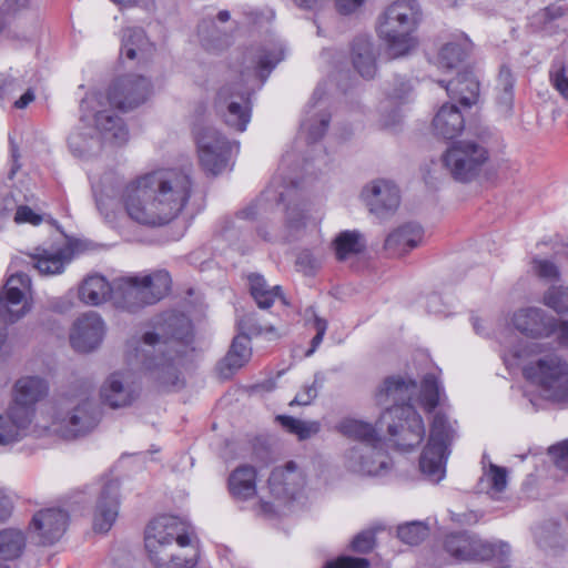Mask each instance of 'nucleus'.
<instances>
[{"mask_svg":"<svg viewBox=\"0 0 568 568\" xmlns=\"http://www.w3.org/2000/svg\"><path fill=\"white\" fill-rule=\"evenodd\" d=\"M415 381L402 376L385 378L375 392V402L385 406L379 423L387 425L393 444L400 450H412L425 438L426 429L422 416L416 412L414 403L425 410L432 412L443 399L442 386L434 374H427L422 381L418 396Z\"/></svg>","mask_w":568,"mask_h":568,"instance_id":"nucleus-1","label":"nucleus"},{"mask_svg":"<svg viewBox=\"0 0 568 568\" xmlns=\"http://www.w3.org/2000/svg\"><path fill=\"white\" fill-rule=\"evenodd\" d=\"M190 176L175 169L156 170L125 184L121 201L128 216L146 226H162L174 220L191 195Z\"/></svg>","mask_w":568,"mask_h":568,"instance_id":"nucleus-2","label":"nucleus"},{"mask_svg":"<svg viewBox=\"0 0 568 568\" xmlns=\"http://www.w3.org/2000/svg\"><path fill=\"white\" fill-rule=\"evenodd\" d=\"M165 324L173 328L171 335L144 333L135 356L161 388L172 390L183 386L180 366L192 334L191 324L184 316L171 315Z\"/></svg>","mask_w":568,"mask_h":568,"instance_id":"nucleus-3","label":"nucleus"},{"mask_svg":"<svg viewBox=\"0 0 568 568\" xmlns=\"http://www.w3.org/2000/svg\"><path fill=\"white\" fill-rule=\"evenodd\" d=\"M504 361L508 366L523 364V375L540 389L549 402L568 405V361L555 351L547 352L538 342H520L507 347Z\"/></svg>","mask_w":568,"mask_h":568,"instance_id":"nucleus-4","label":"nucleus"},{"mask_svg":"<svg viewBox=\"0 0 568 568\" xmlns=\"http://www.w3.org/2000/svg\"><path fill=\"white\" fill-rule=\"evenodd\" d=\"M100 423V409L90 385H82L51 404L36 424L38 435L77 439L90 434Z\"/></svg>","mask_w":568,"mask_h":568,"instance_id":"nucleus-5","label":"nucleus"},{"mask_svg":"<svg viewBox=\"0 0 568 568\" xmlns=\"http://www.w3.org/2000/svg\"><path fill=\"white\" fill-rule=\"evenodd\" d=\"M144 545L155 568H194L199 548L185 525L174 516L154 518L145 528Z\"/></svg>","mask_w":568,"mask_h":568,"instance_id":"nucleus-6","label":"nucleus"},{"mask_svg":"<svg viewBox=\"0 0 568 568\" xmlns=\"http://www.w3.org/2000/svg\"><path fill=\"white\" fill-rule=\"evenodd\" d=\"M420 20L422 11L415 0H396L385 9L377 31L390 58L404 57L417 47L415 32Z\"/></svg>","mask_w":568,"mask_h":568,"instance_id":"nucleus-7","label":"nucleus"},{"mask_svg":"<svg viewBox=\"0 0 568 568\" xmlns=\"http://www.w3.org/2000/svg\"><path fill=\"white\" fill-rule=\"evenodd\" d=\"M168 271L120 277L113 281L112 303L115 307L134 313L161 301L171 290Z\"/></svg>","mask_w":568,"mask_h":568,"instance_id":"nucleus-8","label":"nucleus"},{"mask_svg":"<svg viewBox=\"0 0 568 568\" xmlns=\"http://www.w3.org/2000/svg\"><path fill=\"white\" fill-rule=\"evenodd\" d=\"M82 120L92 116L99 136H88L80 132H73L68 139L71 152L78 158H89L97 153L101 146V139L114 145H122L129 139V131L122 120L114 115L111 109L88 108L82 110Z\"/></svg>","mask_w":568,"mask_h":568,"instance_id":"nucleus-9","label":"nucleus"},{"mask_svg":"<svg viewBox=\"0 0 568 568\" xmlns=\"http://www.w3.org/2000/svg\"><path fill=\"white\" fill-rule=\"evenodd\" d=\"M490 152L478 139H464L450 143L440 155L442 168L456 182L470 183L484 172Z\"/></svg>","mask_w":568,"mask_h":568,"instance_id":"nucleus-10","label":"nucleus"},{"mask_svg":"<svg viewBox=\"0 0 568 568\" xmlns=\"http://www.w3.org/2000/svg\"><path fill=\"white\" fill-rule=\"evenodd\" d=\"M306 486L304 470L294 462L275 467L267 479V496L262 494L258 510L265 516H277L291 501L298 498Z\"/></svg>","mask_w":568,"mask_h":568,"instance_id":"nucleus-11","label":"nucleus"},{"mask_svg":"<svg viewBox=\"0 0 568 568\" xmlns=\"http://www.w3.org/2000/svg\"><path fill=\"white\" fill-rule=\"evenodd\" d=\"M455 424L442 412L433 417L428 442L419 459L422 474L432 483H438L445 476L449 446L456 437Z\"/></svg>","mask_w":568,"mask_h":568,"instance_id":"nucleus-12","label":"nucleus"},{"mask_svg":"<svg viewBox=\"0 0 568 568\" xmlns=\"http://www.w3.org/2000/svg\"><path fill=\"white\" fill-rule=\"evenodd\" d=\"M152 92L151 81L142 75L128 74L116 79L110 87L105 101L100 93L88 94L81 102V110L106 109V104L128 111L144 103Z\"/></svg>","mask_w":568,"mask_h":568,"instance_id":"nucleus-13","label":"nucleus"},{"mask_svg":"<svg viewBox=\"0 0 568 568\" xmlns=\"http://www.w3.org/2000/svg\"><path fill=\"white\" fill-rule=\"evenodd\" d=\"M31 291V280L24 273L11 275L0 292V321L14 323L31 310L28 294Z\"/></svg>","mask_w":568,"mask_h":568,"instance_id":"nucleus-14","label":"nucleus"},{"mask_svg":"<svg viewBox=\"0 0 568 568\" xmlns=\"http://www.w3.org/2000/svg\"><path fill=\"white\" fill-rule=\"evenodd\" d=\"M141 383L130 371L112 373L100 387V398L110 408L131 406L140 396Z\"/></svg>","mask_w":568,"mask_h":568,"instance_id":"nucleus-15","label":"nucleus"},{"mask_svg":"<svg viewBox=\"0 0 568 568\" xmlns=\"http://www.w3.org/2000/svg\"><path fill=\"white\" fill-rule=\"evenodd\" d=\"M217 108L223 122L231 130L237 133L246 130L251 120L248 90H237L234 87L221 89Z\"/></svg>","mask_w":568,"mask_h":568,"instance_id":"nucleus-16","label":"nucleus"},{"mask_svg":"<svg viewBox=\"0 0 568 568\" xmlns=\"http://www.w3.org/2000/svg\"><path fill=\"white\" fill-rule=\"evenodd\" d=\"M345 466L353 473L381 476L388 471L390 459L382 449V442L357 444L346 452Z\"/></svg>","mask_w":568,"mask_h":568,"instance_id":"nucleus-17","label":"nucleus"},{"mask_svg":"<svg viewBox=\"0 0 568 568\" xmlns=\"http://www.w3.org/2000/svg\"><path fill=\"white\" fill-rule=\"evenodd\" d=\"M192 133L196 145L200 165L207 173H213V135L209 106L197 104L194 109Z\"/></svg>","mask_w":568,"mask_h":568,"instance_id":"nucleus-18","label":"nucleus"},{"mask_svg":"<svg viewBox=\"0 0 568 568\" xmlns=\"http://www.w3.org/2000/svg\"><path fill=\"white\" fill-rule=\"evenodd\" d=\"M105 327L102 318L94 312L80 316L70 332L71 346L80 353L95 349L102 342Z\"/></svg>","mask_w":568,"mask_h":568,"instance_id":"nucleus-19","label":"nucleus"},{"mask_svg":"<svg viewBox=\"0 0 568 568\" xmlns=\"http://www.w3.org/2000/svg\"><path fill=\"white\" fill-rule=\"evenodd\" d=\"M325 92L323 84L316 87L301 123V134L310 143L320 140L326 132L329 123L331 115L327 112L326 102L323 100Z\"/></svg>","mask_w":568,"mask_h":568,"instance_id":"nucleus-20","label":"nucleus"},{"mask_svg":"<svg viewBox=\"0 0 568 568\" xmlns=\"http://www.w3.org/2000/svg\"><path fill=\"white\" fill-rule=\"evenodd\" d=\"M362 197L371 212L377 215L395 212L400 202L398 187L385 179H377L365 185Z\"/></svg>","mask_w":568,"mask_h":568,"instance_id":"nucleus-21","label":"nucleus"},{"mask_svg":"<svg viewBox=\"0 0 568 568\" xmlns=\"http://www.w3.org/2000/svg\"><path fill=\"white\" fill-rule=\"evenodd\" d=\"M253 348L245 335L234 336L229 351L215 367V379L226 382L232 379L251 361Z\"/></svg>","mask_w":568,"mask_h":568,"instance_id":"nucleus-22","label":"nucleus"},{"mask_svg":"<svg viewBox=\"0 0 568 568\" xmlns=\"http://www.w3.org/2000/svg\"><path fill=\"white\" fill-rule=\"evenodd\" d=\"M511 321L516 329L532 338H547L556 331V318L537 307L518 310Z\"/></svg>","mask_w":568,"mask_h":568,"instance_id":"nucleus-23","label":"nucleus"},{"mask_svg":"<svg viewBox=\"0 0 568 568\" xmlns=\"http://www.w3.org/2000/svg\"><path fill=\"white\" fill-rule=\"evenodd\" d=\"M119 484L106 481L99 495L93 511L92 527L95 532H108L115 523L119 514Z\"/></svg>","mask_w":568,"mask_h":568,"instance_id":"nucleus-24","label":"nucleus"},{"mask_svg":"<svg viewBox=\"0 0 568 568\" xmlns=\"http://www.w3.org/2000/svg\"><path fill=\"white\" fill-rule=\"evenodd\" d=\"M68 519V514L62 509H42L33 516L31 529L43 545H51L63 536Z\"/></svg>","mask_w":568,"mask_h":568,"instance_id":"nucleus-25","label":"nucleus"},{"mask_svg":"<svg viewBox=\"0 0 568 568\" xmlns=\"http://www.w3.org/2000/svg\"><path fill=\"white\" fill-rule=\"evenodd\" d=\"M32 418L27 408L9 407L0 415V446H11L27 436Z\"/></svg>","mask_w":568,"mask_h":568,"instance_id":"nucleus-26","label":"nucleus"},{"mask_svg":"<svg viewBox=\"0 0 568 568\" xmlns=\"http://www.w3.org/2000/svg\"><path fill=\"white\" fill-rule=\"evenodd\" d=\"M446 551L456 560H484L487 556L485 544L467 532L448 535L445 538Z\"/></svg>","mask_w":568,"mask_h":568,"instance_id":"nucleus-27","label":"nucleus"},{"mask_svg":"<svg viewBox=\"0 0 568 568\" xmlns=\"http://www.w3.org/2000/svg\"><path fill=\"white\" fill-rule=\"evenodd\" d=\"M48 389V383L39 376L21 377L14 384L11 407L27 408L32 418L34 404L47 395Z\"/></svg>","mask_w":568,"mask_h":568,"instance_id":"nucleus-28","label":"nucleus"},{"mask_svg":"<svg viewBox=\"0 0 568 568\" xmlns=\"http://www.w3.org/2000/svg\"><path fill=\"white\" fill-rule=\"evenodd\" d=\"M296 184L294 181L286 182L275 176L270 186L261 194V196L250 206L241 212L245 219H254L260 211H266L267 206L285 202L287 197L295 192Z\"/></svg>","mask_w":568,"mask_h":568,"instance_id":"nucleus-29","label":"nucleus"},{"mask_svg":"<svg viewBox=\"0 0 568 568\" xmlns=\"http://www.w3.org/2000/svg\"><path fill=\"white\" fill-rule=\"evenodd\" d=\"M465 128V120L455 104L445 103L434 114L430 129L436 138L452 140Z\"/></svg>","mask_w":568,"mask_h":568,"instance_id":"nucleus-30","label":"nucleus"},{"mask_svg":"<svg viewBox=\"0 0 568 568\" xmlns=\"http://www.w3.org/2000/svg\"><path fill=\"white\" fill-rule=\"evenodd\" d=\"M439 84L446 89L452 99L458 100L463 105L470 106L478 100L479 81L468 69L458 72L457 77L448 82L440 80Z\"/></svg>","mask_w":568,"mask_h":568,"instance_id":"nucleus-31","label":"nucleus"},{"mask_svg":"<svg viewBox=\"0 0 568 568\" xmlns=\"http://www.w3.org/2000/svg\"><path fill=\"white\" fill-rule=\"evenodd\" d=\"M423 229L418 224H405L388 234L384 247L390 254L400 256L415 248L423 240Z\"/></svg>","mask_w":568,"mask_h":568,"instance_id":"nucleus-32","label":"nucleus"},{"mask_svg":"<svg viewBox=\"0 0 568 568\" xmlns=\"http://www.w3.org/2000/svg\"><path fill=\"white\" fill-rule=\"evenodd\" d=\"M229 490L233 498L247 500L256 496L257 471L250 465L236 467L229 476Z\"/></svg>","mask_w":568,"mask_h":568,"instance_id":"nucleus-33","label":"nucleus"},{"mask_svg":"<svg viewBox=\"0 0 568 568\" xmlns=\"http://www.w3.org/2000/svg\"><path fill=\"white\" fill-rule=\"evenodd\" d=\"M352 62L355 70L366 79L376 74V52L368 37H357L352 44Z\"/></svg>","mask_w":568,"mask_h":568,"instance_id":"nucleus-34","label":"nucleus"},{"mask_svg":"<svg viewBox=\"0 0 568 568\" xmlns=\"http://www.w3.org/2000/svg\"><path fill=\"white\" fill-rule=\"evenodd\" d=\"M154 45L141 28H128L123 31L121 55L129 60L146 61L153 53Z\"/></svg>","mask_w":568,"mask_h":568,"instance_id":"nucleus-35","label":"nucleus"},{"mask_svg":"<svg viewBox=\"0 0 568 568\" xmlns=\"http://www.w3.org/2000/svg\"><path fill=\"white\" fill-rule=\"evenodd\" d=\"M31 263L43 275L61 274L65 265L70 261V252L68 248H37L36 253L30 256Z\"/></svg>","mask_w":568,"mask_h":568,"instance_id":"nucleus-36","label":"nucleus"},{"mask_svg":"<svg viewBox=\"0 0 568 568\" xmlns=\"http://www.w3.org/2000/svg\"><path fill=\"white\" fill-rule=\"evenodd\" d=\"M332 248L336 260L345 262L365 251L366 240L361 232L356 230H346L336 235L332 242Z\"/></svg>","mask_w":568,"mask_h":568,"instance_id":"nucleus-37","label":"nucleus"},{"mask_svg":"<svg viewBox=\"0 0 568 568\" xmlns=\"http://www.w3.org/2000/svg\"><path fill=\"white\" fill-rule=\"evenodd\" d=\"M113 283L101 275H90L79 287V298L90 305H100L108 298L112 301Z\"/></svg>","mask_w":568,"mask_h":568,"instance_id":"nucleus-38","label":"nucleus"},{"mask_svg":"<svg viewBox=\"0 0 568 568\" xmlns=\"http://www.w3.org/2000/svg\"><path fill=\"white\" fill-rule=\"evenodd\" d=\"M508 484V470L505 467L489 463L484 466L483 475L478 481V488L494 499H499Z\"/></svg>","mask_w":568,"mask_h":568,"instance_id":"nucleus-39","label":"nucleus"},{"mask_svg":"<svg viewBox=\"0 0 568 568\" xmlns=\"http://www.w3.org/2000/svg\"><path fill=\"white\" fill-rule=\"evenodd\" d=\"M248 283L251 295L261 308H268L276 300H283L281 286L268 285L260 274L250 275Z\"/></svg>","mask_w":568,"mask_h":568,"instance_id":"nucleus-40","label":"nucleus"},{"mask_svg":"<svg viewBox=\"0 0 568 568\" xmlns=\"http://www.w3.org/2000/svg\"><path fill=\"white\" fill-rule=\"evenodd\" d=\"M239 149V142L215 133V176L232 171Z\"/></svg>","mask_w":568,"mask_h":568,"instance_id":"nucleus-41","label":"nucleus"},{"mask_svg":"<svg viewBox=\"0 0 568 568\" xmlns=\"http://www.w3.org/2000/svg\"><path fill=\"white\" fill-rule=\"evenodd\" d=\"M337 430L349 438L359 440V444H375L381 442L376 429L368 423L354 418H345L337 426Z\"/></svg>","mask_w":568,"mask_h":568,"instance_id":"nucleus-42","label":"nucleus"},{"mask_svg":"<svg viewBox=\"0 0 568 568\" xmlns=\"http://www.w3.org/2000/svg\"><path fill=\"white\" fill-rule=\"evenodd\" d=\"M237 335H245L251 339L252 336L265 335L268 339H276L281 336L274 325H263L258 315L254 312L245 313L236 323Z\"/></svg>","mask_w":568,"mask_h":568,"instance_id":"nucleus-43","label":"nucleus"},{"mask_svg":"<svg viewBox=\"0 0 568 568\" xmlns=\"http://www.w3.org/2000/svg\"><path fill=\"white\" fill-rule=\"evenodd\" d=\"M469 48L470 44L467 39L444 44L436 60L438 68L447 71L458 68L467 55Z\"/></svg>","mask_w":568,"mask_h":568,"instance_id":"nucleus-44","label":"nucleus"},{"mask_svg":"<svg viewBox=\"0 0 568 568\" xmlns=\"http://www.w3.org/2000/svg\"><path fill=\"white\" fill-rule=\"evenodd\" d=\"M26 547V535L17 528L0 530V559L13 560L21 556Z\"/></svg>","mask_w":568,"mask_h":568,"instance_id":"nucleus-45","label":"nucleus"},{"mask_svg":"<svg viewBox=\"0 0 568 568\" xmlns=\"http://www.w3.org/2000/svg\"><path fill=\"white\" fill-rule=\"evenodd\" d=\"M276 420L285 430L296 435L300 440L308 439L321 430V423L317 420H301L285 415L277 416Z\"/></svg>","mask_w":568,"mask_h":568,"instance_id":"nucleus-46","label":"nucleus"},{"mask_svg":"<svg viewBox=\"0 0 568 568\" xmlns=\"http://www.w3.org/2000/svg\"><path fill=\"white\" fill-rule=\"evenodd\" d=\"M515 78L508 67L503 65L499 70L496 83L498 103L509 111L514 100Z\"/></svg>","mask_w":568,"mask_h":568,"instance_id":"nucleus-47","label":"nucleus"},{"mask_svg":"<svg viewBox=\"0 0 568 568\" xmlns=\"http://www.w3.org/2000/svg\"><path fill=\"white\" fill-rule=\"evenodd\" d=\"M397 535L405 544L417 545L427 537L428 527L422 521H413L400 525Z\"/></svg>","mask_w":568,"mask_h":568,"instance_id":"nucleus-48","label":"nucleus"},{"mask_svg":"<svg viewBox=\"0 0 568 568\" xmlns=\"http://www.w3.org/2000/svg\"><path fill=\"white\" fill-rule=\"evenodd\" d=\"M532 273L546 282H557L560 278V271L557 264L548 258L534 257L531 261Z\"/></svg>","mask_w":568,"mask_h":568,"instance_id":"nucleus-49","label":"nucleus"},{"mask_svg":"<svg viewBox=\"0 0 568 568\" xmlns=\"http://www.w3.org/2000/svg\"><path fill=\"white\" fill-rule=\"evenodd\" d=\"M550 81L559 93L568 100V64L558 60L550 69Z\"/></svg>","mask_w":568,"mask_h":568,"instance_id":"nucleus-50","label":"nucleus"},{"mask_svg":"<svg viewBox=\"0 0 568 568\" xmlns=\"http://www.w3.org/2000/svg\"><path fill=\"white\" fill-rule=\"evenodd\" d=\"M544 303L557 313L568 310V292L561 286H551L544 296Z\"/></svg>","mask_w":568,"mask_h":568,"instance_id":"nucleus-51","label":"nucleus"},{"mask_svg":"<svg viewBox=\"0 0 568 568\" xmlns=\"http://www.w3.org/2000/svg\"><path fill=\"white\" fill-rule=\"evenodd\" d=\"M487 548L486 559L491 557L499 568H507L509 566L510 547L505 542L493 545L485 544Z\"/></svg>","mask_w":568,"mask_h":568,"instance_id":"nucleus-52","label":"nucleus"},{"mask_svg":"<svg viewBox=\"0 0 568 568\" xmlns=\"http://www.w3.org/2000/svg\"><path fill=\"white\" fill-rule=\"evenodd\" d=\"M412 91V85L404 78L395 79L394 83L386 90L389 103H398L406 99Z\"/></svg>","mask_w":568,"mask_h":568,"instance_id":"nucleus-53","label":"nucleus"},{"mask_svg":"<svg viewBox=\"0 0 568 568\" xmlns=\"http://www.w3.org/2000/svg\"><path fill=\"white\" fill-rule=\"evenodd\" d=\"M321 384L317 381V376L314 382L308 385H304L302 389L295 395L294 399L290 405H310L317 396Z\"/></svg>","mask_w":568,"mask_h":568,"instance_id":"nucleus-54","label":"nucleus"},{"mask_svg":"<svg viewBox=\"0 0 568 568\" xmlns=\"http://www.w3.org/2000/svg\"><path fill=\"white\" fill-rule=\"evenodd\" d=\"M255 58L256 61L254 65V74L258 78L263 77V71L270 72L275 67V64L282 59L280 54L264 52L258 53Z\"/></svg>","mask_w":568,"mask_h":568,"instance_id":"nucleus-55","label":"nucleus"},{"mask_svg":"<svg viewBox=\"0 0 568 568\" xmlns=\"http://www.w3.org/2000/svg\"><path fill=\"white\" fill-rule=\"evenodd\" d=\"M213 20L204 19L202 20L196 30V37L200 44L207 51L211 50L213 45Z\"/></svg>","mask_w":568,"mask_h":568,"instance_id":"nucleus-56","label":"nucleus"},{"mask_svg":"<svg viewBox=\"0 0 568 568\" xmlns=\"http://www.w3.org/2000/svg\"><path fill=\"white\" fill-rule=\"evenodd\" d=\"M369 562L365 558H354L348 556L339 557L327 561L323 568H368Z\"/></svg>","mask_w":568,"mask_h":568,"instance_id":"nucleus-57","label":"nucleus"},{"mask_svg":"<svg viewBox=\"0 0 568 568\" xmlns=\"http://www.w3.org/2000/svg\"><path fill=\"white\" fill-rule=\"evenodd\" d=\"M549 455L558 468L568 470V439L551 446L549 448Z\"/></svg>","mask_w":568,"mask_h":568,"instance_id":"nucleus-58","label":"nucleus"},{"mask_svg":"<svg viewBox=\"0 0 568 568\" xmlns=\"http://www.w3.org/2000/svg\"><path fill=\"white\" fill-rule=\"evenodd\" d=\"M375 544L374 531L366 530L358 534L352 541V548L357 552H367L369 551Z\"/></svg>","mask_w":568,"mask_h":568,"instance_id":"nucleus-59","label":"nucleus"},{"mask_svg":"<svg viewBox=\"0 0 568 568\" xmlns=\"http://www.w3.org/2000/svg\"><path fill=\"white\" fill-rule=\"evenodd\" d=\"M297 266H300L305 273L314 272L321 266V258L316 257L310 251H303L298 254L296 260Z\"/></svg>","mask_w":568,"mask_h":568,"instance_id":"nucleus-60","label":"nucleus"},{"mask_svg":"<svg viewBox=\"0 0 568 568\" xmlns=\"http://www.w3.org/2000/svg\"><path fill=\"white\" fill-rule=\"evenodd\" d=\"M313 326L316 331V334L312 339L311 348L305 354L306 356H311L316 351V348L321 345V343L324 338V335L326 333V329H327V322L324 318L314 316Z\"/></svg>","mask_w":568,"mask_h":568,"instance_id":"nucleus-61","label":"nucleus"},{"mask_svg":"<svg viewBox=\"0 0 568 568\" xmlns=\"http://www.w3.org/2000/svg\"><path fill=\"white\" fill-rule=\"evenodd\" d=\"M566 12L567 8L564 4L552 3L544 8L539 12V18L542 20L544 23H549L564 17Z\"/></svg>","mask_w":568,"mask_h":568,"instance_id":"nucleus-62","label":"nucleus"},{"mask_svg":"<svg viewBox=\"0 0 568 568\" xmlns=\"http://www.w3.org/2000/svg\"><path fill=\"white\" fill-rule=\"evenodd\" d=\"M20 89L18 81L10 75L0 74V102L9 99Z\"/></svg>","mask_w":568,"mask_h":568,"instance_id":"nucleus-63","label":"nucleus"},{"mask_svg":"<svg viewBox=\"0 0 568 568\" xmlns=\"http://www.w3.org/2000/svg\"><path fill=\"white\" fill-rule=\"evenodd\" d=\"M14 221L17 223H30L38 225L41 223V215L33 212L29 206L19 205L16 212Z\"/></svg>","mask_w":568,"mask_h":568,"instance_id":"nucleus-64","label":"nucleus"}]
</instances>
